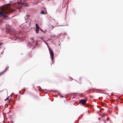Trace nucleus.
<instances>
[{"label":"nucleus","mask_w":123,"mask_h":123,"mask_svg":"<svg viewBox=\"0 0 123 123\" xmlns=\"http://www.w3.org/2000/svg\"><path fill=\"white\" fill-rule=\"evenodd\" d=\"M12 6L11 4H9L6 6L0 7V15L3 16L4 19H8V17L7 14H9L11 12H15L12 8Z\"/></svg>","instance_id":"f257e3e1"},{"label":"nucleus","mask_w":123,"mask_h":123,"mask_svg":"<svg viewBox=\"0 0 123 123\" xmlns=\"http://www.w3.org/2000/svg\"><path fill=\"white\" fill-rule=\"evenodd\" d=\"M13 6L16 8H20L21 7V5L19 3H15L13 5Z\"/></svg>","instance_id":"f03ea898"},{"label":"nucleus","mask_w":123,"mask_h":123,"mask_svg":"<svg viewBox=\"0 0 123 123\" xmlns=\"http://www.w3.org/2000/svg\"><path fill=\"white\" fill-rule=\"evenodd\" d=\"M86 99H81L79 101V103L83 105H85L86 103Z\"/></svg>","instance_id":"7ed1b4c3"},{"label":"nucleus","mask_w":123,"mask_h":123,"mask_svg":"<svg viewBox=\"0 0 123 123\" xmlns=\"http://www.w3.org/2000/svg\"><path fill=\"white\" fill-rule=\"evenodd\" d=\"M47 13V11H45L44 12L43 11L40 12V13L43 14H45Z\"/></svg>","instance_id":"20e7f679"},{"label":"nucleus","mask_w":123,"mask_h":123,"mask_svg":"<svg viewBox=\"0 0 123 123\" xmlns=\"http://www.w3.org/2000/svg\"><path fill=\"white\" fill-rule=\"evenodd\" d=\"M49 50L50 54H54L53 50L50 48H49Z\"/></svg>","instance_id":"39448f33"},{"label":"nucleus","mask_w":123,"mask_h":123,"mask_svg":"<svg viewBox=\"0 0 123 123\" xmlns=\"http://www.w3.org/2000/svg\"><path fill=\"white\" fill-rule=\"evenodd\" d=\"M36 29H40V28L39 27V26L38 25V24H36Z\"/></svg>","instance_id":"423d86ee"},{"label":"nucleus","mask_w":123,"mask_h":123,"mask_svg":"<svg viewBox=\"0 0 123 123\" xmlns=\"http://www.w3.org/2000/svg\"><path fill=\"white\" fill-rule=\"evenodd\" d=\"M51 59L52 60V61L53 63V58L54 56V54H51Z\"/></svg>","instance_id":"0eeeda50"},{"label":"nucleus","mask_w":123,"mask_h":123,"mask_svg":"<svg viewBox=\"0 0 123 123\" xmlns=\"http://www.w3.org/2000/svg\"><path fill=\"white\" fill-rule=\"evenodd\" d=\"M39 29H36L35 30V31L36 33H39Z\"/></svg>","instance_id":"6e6552de"},{"label":"nucleus","mask_w":123,"mask_h":123,"mask_svg":"<svg viewBox=\"0 0 123 123\" xmlns=\"http://www.w3.org/2000/svg\"><path fill=\"white\" fill-rule=\"evenodd\" d=\"M56 36L55 35H52L50 37L51 38H53L54 37H56Z\"/></svg>","instance_id":"1a4fd4ad"},{"label":"nucleus","mask_w":123,"mask_h":123,"mask_svg":"<svg viewBox=\"0 0 123 123\" xmlns=\"http://www.w3.org/2000/svg\"><path fill=\"white\" fill-rule=\"evenodd\" d=\"M31 39L32 40H33V41H32V42H33L34 41V38H31Z\"/></svg>","instance_id":"9d476101"},{"label":"nucleus","mask_w":123,"mask_h":123,"mask_svg":"<svg viewBox=\"0 0 123 123\" xmlns=\"http://www.w3.org/2000/svg\"><path fill=\"white\" fill-rule=\"evenodd\" d=\"M5 71H4L0 73V76L2 74L4 73V72Z\"/></svg>","instance_id":"9b49d317"},{"label":"nucleus","mask_w":123,"mask_h":123,"mask_svg":"<svg viewBox=\"0 0 123 123\" xmlns=\"http://www.w3.org/2000/svg\"><path fill=\"white\" fill-rule=\"evenodd\" d=\"M26 17H30V16L29 14H27L26 15Z\"/></svg>","instance_id":"f8f14e48"},{"label":"nucleus","mask_w":123,"mask_h":123,"mask_svg":"<svg viewBox=\"0 0 123 123\" xmlns=\"http://www.w3.org/2000/svg\"><path fill=\"white\" fill-rule=\"evenodd\" d=\"M110 120V118L109 117H108L107 118V121H108V120Z\"/></svg>","instance_id":"ddd939ff"},{"label":"nucleus","mask_w":123,"mask_h":123,"mask_svg":"<svg viewBox=\"0 0 123 123\" xmlns=\"http://www.w3.org/2000/svg\"><path fill=\"white\" fill-rule=\"evenodd\" d=\"M81 78H79V80L80 81H81Z\"/></svg>","instance_id":"4468645a"},{"label":"nucleus","mask_w":123,"mask_h":123,"mask_svg":"<svg viewBox=\"0 0 123 123\" xmlns=\"http://www.w3.org/2000/svg\"><path fill=\"white\" fill-rule=\"evenodd\" d=\"M8 31L9 32H11V30L10 29H8Z\"/></svg>","instance_id":"2eb2a0df"},{"label":"nucleus","mask_w":123,"mask_h":123,"mask_svg":"<svg viewBox=\"0 0 123 123\" xmlns=\"http://www.w3.org/2000/svg\"><path fill=\"white\" fill-rule=\"evenodd\" d=\"M53 28H54V26H52V29H53Z\"/></svg>","instance_id":"dca6fc26"},{"label":"nucleus","mask_w":123,"mask_h":123,"mask_svg":"<svg viewBox=\"0 0 123 123\" xmlns=\"http://www.w3.org/2000/svg\"><path fill=\"white\" fill-rule=\"evenodd\" d=\"M104 122L105 123H106V121H105V120H104Z\"/></svg>","instance_id":"f3484780"},{"label":"nucleus","mask_w":123,"mask_h":123,"mask_svg":"<svg viewBox=\"0 0 123 123\" xmlns=\"http://www.w3.org/2000/svg\"><path fill=\"white\" fill-rule=\"evenodd\" d=\"M8 98H7L6 99V100H6V99H7Z\"/></svg>","instance_id":"a211bd4d"},{"label":"nucleus","mask_w":123,"mask_h":123,"mask_svg":"<svg viewBox=\"0 0 123 123\" xmlns=\"http://www.w3.org/2000/svg\"><path fill=\"white\" fill-rule=\"evenodd\" d=\"M40 29L41 31H42V29L41 28H40V29Z\"/></svg>","instance_id":"6ab92c4d"},{"label":"nucleus","mask_w":123,"mask_h":123,"mask_svg":"<svg viewBox=\"0 0 123 123\" xmlns=\"http://www.w3.org/2000/svg\"><path fill=\"white\" fill-rule=\"evenodd\" d=\"M25 3H24V5H25Z\"/></svg>","instance_id":"aec40b11"},{"label":"nucleus","mask_w":123,"mask_h":123,"mask_svg":"<svg viewBox=\"0 0 123 123\" xmlns=\"http://www.w3.org/2000/svg\"><path fill=\"white\" fill-rule=\"evenodd\" d=\"M6 70H6H5L4 71H5Z\"/></svg>","instance_id":"412c9836"}]
</instances>
